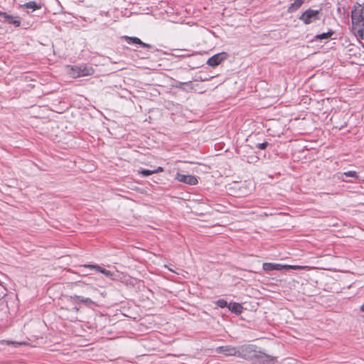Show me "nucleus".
Listing matches in <instances>:
<instances>
[{
	"label": "nucleus",
	"instance_id": "obj_9",
	"mask_svg": "<svg viewBox=\"0 0 364 364\" xmlns=\"http://www.w3.org/2000/svg\"><path fill=\"white\" fill-rule=\"evenodd\" d=\"M83 267H85V268L91 269H95L96 271L103 274L107 277H113V273L111 271L107 270L106 269L102 268V267H101L99 265H96V264H85V265H83Z\"/></svg>",
	"mask_w": 364,
	"mask_h": 364
},
{
	"label": "nucleus",
	"instance_id": "obj_1",
	"mask_svg": "<svg viewBox=\"0 0 364 364\" xmlns=\"http://www.w3.org/2000/svg\"><path fill=\"white\" fill-rule=\"evenodd\" d=\"M351 19L353 31L355 34L362 37L364 32V18L362 15V9L353 11Z\"/></svg>",
	"mask_w": 364,
	"mask_h": 364
},
{
	"label": "nucleus",
	"instance_id": "obj_23",
	"mask_svg": "<svg viewBox=\"0 0 364 364\" xmlns=\"http://www.w3.org/2000/svg\"><path fill=\"white\" fill-rule=\"evenodd\" d=\"M343 174L347 177H353V178L357 177V173L354 171H349L345 172Z\"/></svg>",
	"mask_w": 364,
	"mask_h": 364
},
{
	"label": "nucleus",
	"instance_id": "obj_7",
	"mask_svg": "<svg viewBox=\"0 0 364 364\" xmlns=\"http://www.w3.org/2000/svg\"><path fill=\"white\" fill-rule=\"evenodd\" d=\"M255 359L263 364H274L277 361L276 357L267 355L259 350L258 351L257 358Z\"/></svg>",
	"mask_w": 364,
	"mask_h": 364
},
{
	"label": "nucleus",
	"instance_id": "obj_16",
	"mask_svg": "<svg viewBox=\"0 0 364 364\" xmlns=\"http://www.w3.org/2000/svg\"><path fill=\"white\" fill-rule=\"evenodd\" d=\"M333 32L332 31H329L326 33H323L321 34H318L316 36V39L318 40H323V39H328L333 35Z\"/></svg>",
	"mask_w": 364,
	"mask_h": 364
},
{
	"label": "nucleus",
	"instance_id": "obj_12",
	"mask_svg": "<svg viewBox=\"0 0 364 364\" xmlns=\"http://www.w3.org/2000/svg\"><path fill=\"white\" fill-rule=\"evenodd\" d=\"M70 299L72 301L77 300L81 303L85 304L86 305H90V304H94V301H92L90 299L83 298V297L77 296V295L70 296Z\"/></svg>",
	"mask_w": 364,
	"mask_h": 364
},
{
	"label": "nucleus",
	"instance_id": "obj_5",
	"mask_svg": "<svg viewBox=\"0 0 364 364\" xmlns=\"http://www.w3.org/2000/svg\"><path fill=\"white\" fill-rule=\"evenodd\" d=\"M215 351L226 356H237V347L232 346H219Z\"/></svg>",
	"mask_w": 364,
	"mask_h": 364
},
{
	"label": "nucleus",
	"instance_id": "obj_28",
	"mask_svg": "<svg viewBox=\"0 0 364 364\" xmlns=\"http://www.w3.org/2000/svg\"><path fill=\"white\" fill-rule=\"evenodd\" d=\"M360 310L361 312H364V304L360 307Z\"/></svg>",
	"mask_w": 364,
	"mask_h": 364
},
{
	"label": "nucleus",
	"instance_id": "obj_15",
	"mask_svg": "<svg viewBox=\"0 0 364 364\" xmlns=\"http://www.w3.org/2000/svg\"><path fill=\"white\" fill-rule=\"evenodd\" d=\"M0 343H6L7 345H13L14 347H18L21 346L26 345V342H17V341H5V340L1 341Z\"/></svg>",
	"mask_w": 364,
	"mask_h": 364
},
{
	"label": "nucleus",
	"instance_id": "obj_19",
	"mask_svg": "<svg viewBox=\"0 0 364 364\" xmlns=\"http://www.w3.org/2000/svg\"><path fill=\"white\" fill-rule=\"evenodd\" d=\"M309 269L307 266L287 265V269Z\"/></svg>",
	"mask_w": 364,
	"mask_h": 364
},
{
	"label": "nucleus",
	"instance_id": "obj_8",
	"mask_svg": "<svg viewBox=\"0 0 364 364\" xmlns=\"http://www.w3.org/2000/svg\"><path fill=\"white\" fill-rule=\"evenodd\" d=\"M225 53L215 54L208 60L207 64L211 67H215L225 58Z\"/></svg>",
	"mask_w": 364,
	"mask_h": 364
},
{
	"label": "nucleus",
	"instance_id": "obj_26",
	"mask_svg": "<svg viewBox=\"0 0 364 364\" xmlns=\"http://www.w3.org/2000/svg\"><path fill=\"white\" fill-rule=\"evenodd\" d=\"M0 16H2L4 18L6 21L9 20L11 18V15L7 14L5 12L0 11Z\"/></svg>",
	"mask_w": 364,
	"mask_h": 364
},
{
	"label": "nucleus",
	"instance_id": "obj_14",
	"mask_svg": "<svg viewBox=\"0 0 364 364\" xmlns=\"http://www.w3.org/2000/svg\"><path fill=\"white\" fill-rule=\"evenodd\" d=\"M23 7L26 9H31L33 11H35L36 9H38L41 8V5L37 4L36 1H29L23 5Z\"/></svg>",
	"mask_w": 364,
	"mask_h": 364
},
{
	"label": "nucleus",
	"instance_id": "obj_20",
	"mask_svg": "<svg viewBox=\"0 0 364 364\" xmlns=\"http://www.w3.org/2000/svg\"><path fill=\"white\" fill-rule=\"evenodd\" d=\"M139 173L143 176H148L154 173V171H153V170L142 169L139 171Z\"/></svg>",
	"mask_w": 364,
	"mask_h": 364
},
{
	"label": "nucleus",
	"instance_id": "obj_4",
	"mask_svg": "<svg viewBox=\"0 0 364 364\" xmlns=\"http://www.w3.org/2000/svg\"><path fill=\"white\" fill-rule=\"evenodd\" d=\"M320 10H313L309 9L306 10L299 17V20L304 24H310L319 19Z\"/></svg>",
	"mask_w": 364,
	"mask_h": 364
},
{
	"label": "nucleus",
	"instance_id": "obj_24",
	"mask_svg": "<svg viewBox=\"0 0 364 364\" xmlns=\"http://www.w3.org/2000/svg\"><path fill=\"white\" fill-rule=\"evenodd\" d=\"M267 146H268V143L267 142H263V143L257 144L256 145V147L257 149H259L263 150V149H265Z\"/></svg>",
	"mask_w": 364,
	"mask_h": 364
},
{
	"label": "nucleus",
	"instance_id": "obj_13",
	"mask_svg": "<svg viewBox=\"0 0 364 364\" xmlns=\"http://www.w3.org/2000/svg\"><path fill=\"white\" fill-rule=\"evenodd\" d=\"M229 310L235 314H240L242 312V307L238 303H230L228 306Z\"/></svg>",
	"mask_w": 364,
	"mask_h": 364
},
{
	"label": "nucleus",
	"instance_id": "obj_11",
	"mask_svg": "<svg viewBox=\"0 0 364 364\" xmlns=\"http://www.w3.org/2000/svg\"><path fill=\"white\" fill-rule=\"evenodd\" d=\"M128 43H136L141 45L144 48H149L150 45L142 42L139 38L136 37H126Z\"/></svg>",
	"mask_w": 364,
	"mask_h": 364
},
{
	"label": "nucleus",
	"instance_id": "obj_2",
	"mask_svg": "<svg viewBox=\"0 0 364 364\" xmlns=\"http://www.w3.org/2000/svg\"><path fill=\"white\" fill-rule=\"evenodd\" d=\"M94 73L93 68L87 65L70 67L68 71L69 75L74 78L92 75Z\"/></svg>",
	"mask_w": 364,
	"mask_h": 364
},
{
	"label": "nucleus",
	"instance_id": "obj_27",
	"mask_svg": "<svg viewBox=\"0 0 364 364\" xmlns=\"http://www.w3.org/2000/svg\"><path fill=\"white\" fill-rule=\"evenodd\" d=\"M163 170L164 169L162 167L159 166L156 169L153 170V171H154V173H159V172H162Z\"/></svg>",
	"mask_w": 364,
	"mask_h": 364
},
{
	"label": "nucleus",
	"instance_id": "obj_25",
	"mask_svg": "<svg viewBox=\"0 0 364 364\" xmlns=\"http://www.w3.org/2000/svg\"><path fill=\"white\" fill-rule=\"evenodd\" d=\"M188 82H181L177 81L175 82L173 86L176 87H178V88H183V85H188Z\"/></svg>",
	"mask_w": 364,
	"mask_h": 364
},
{
	"label": "nucleus",
	"instance_id": "obj_17",
	"mask_svg": "<svg viewBox=\"0 0 364 364\" xmlns=\"http://www.w3.org/2000/svg\"><path fill=\"white\" fill-rule=\"evenodd\" d=\"M9 23L14 24L15 26L18 27L21 25V21L17 17L11 16V18L7 20Z\"/></svg>",
	"mask_w": 364,
	"mask_h": 364
},
{
	"label": "nucleus",
	"instance_id": "obj_22",
	"mask_svg": "<svg viewBox=\"0 0 364 364\" xmlns=\"http://www.w3.org/2000/svg\"><path fill=\"white\" fill-rule=\"evenodd\" d=\"M287 269V264H274V270H282Z\"/></svg>",
	"mask_w": 364,
	"mask_h": 364
},
{
	"label": "nucleus",
	"instance_id": "obj_6",
	"mask_svg": "<svg viewBox=\"0 0 364 364\" xmlns=\"http://www.w3.org/2000/svg\"><path fill=\"white\" fill-rule=\"evenodd\" d=\"M176 179L188 185H196L198 183L196 177L191 175H184L178 173L176 176Z\"/></svg>",
	"mask_w": 364,
	"mask_h": 364
},
{
	"label": "nucleus",
	"instance_id": "obj_21",
	"mask_svg": "<svg viewBox=\"0 0 364 364\" xmlns=\"http://www.w3.org/2000/svg\"><path fill=\"white\" fill-rule=\"evenodd\" d=\"M215 303L217 306L220 308H224L228 306L227 301L224 299H218Z\"/></svg>",
	"mask_w": 364,
	"mask_h": 364
},
{
	"label": "nucleus",
	"instance_id": "obj_18",
	"mask_svg": "<svg viewBox=\"0 0 364 364\" xmlns=\"http://www.w3.org/2000/svg\"><path fill=\"white\" fill-rule=\"evenodd\" d=\"M262 267L266 271H272L274 270V263L264 262Z\"/></svg>",
	"mask_w": 364,
	"mask_h": 364
},
{
	"label": "nucleus",
	"instance_id": "obj_10",
	"mask_svg": "<svg viewBox=\"0 0 364 364\" xmlns=\"http://www.w3.org/2000/svg\"><path fill=\"white\" fill-rule=\"evenodd\" d=\"M306 0H295L292 4H290L287 11L289 13H293L298 10Z\"/></svg>",
	"mask_w": 364,
	"mask_h": 364
},
{
	"label": "nucleus",
	"instance_id": "obj_3",
	"mask_svg": "<svg viewBox=\"0 0 364 364\" xmlns=\"http://www.w3.org/2000/svg\"><path fill=\"white\" fill-rule=\"evenodd\" d=\"M258 350L254 345H243L237 347V357L252 360L257 358Z\"/></svg>",
	"mask_w": 364,
	"mask_h": 364
}]
</instances>
